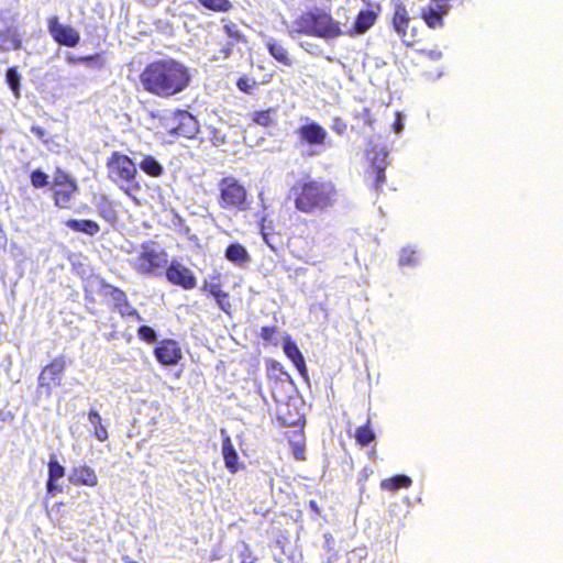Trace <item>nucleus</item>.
Returning <instances> with one entry per match:
<instances>
[{
	"label": "nucleus",
	"mask_w": 563,
	"mask_h": 563,
	"mask_svg": "<svg viewBox=\"0 0 563 563\" xmlns=\"http://www.w3.org/2000/svg\"><path fill=\"white\" fill-rule=\"evenodd\" d=\"M144 89L159 97H170L181 92L190 82L188 68L175 59L151 63L141 74Z\"/></svg>",
	"instance_id": "obj_1"
},
{
	"label": "nucleus",
	"mask_w": 563,
	"mask_h": 563,
	"mask_svg": "<svg viewBox=\"0 0 563 563\" xmlns=\"http://www.w3.org/2000/svg\"><path fill=\"white\" fill-rule=\"evenodd\" d=\"M296 208L306 213L331 207L336 200V190L331 183L309 181L292 189Z\"/></svg>",
	"instance_id": "obj_2"
},
{
	"label": "nucleus",
	"mask_w": 563,
	"mask_h": 563,
	"mask_svg": "<svg viewBox=\"0 0 563 563\" xmlns=\"http://www.w3.org/2000/svg\"><path fill=\"white\" fill-rule=\"evenodd\" d=\"M219 205L225 210H245L246 189L234 177H225L219 181Z\"/></svg>",
	"instance_id": "obj_3"
},
{
	"label": "nucleus",
	"mask_w": 563,
	"mask_h": 563,
	"mask_svg": "<svg viewBox=\"0 0 563 563\" xmlns=\"http://www.w3.org/2000/svg\"><path fill=\"white\" fill-rule=\"evenodd\" d=\"M167 262L166 252L155 243L143 244L139 255L131 260L133 267L142 274H155L157 269L164 268Z\"/></svg>",
	"instance_id": "obj_4"
},
{
	"label": "nucleus",
	"mask_w": 563,
	"mask_h": 563,
	"mask_svg": "<svg viewBox=\"0 0 563 563\" xmlns=\"http://www.w3.org/2000/svg\"><path fill=\"white\" fill-rule=\"evenodd\" d=\"M107 169L109 178L115 184L131 183L137 174L136 164L119 152H113L108 158Z\"/></svg>",
	"instance_id": "obj_5"
},
{
	"label": "nucleus",
	"mask_w": 563,
	"mask_h": 563,
	"mask_svg": "<svg viewBox=\"0 0 563 563\" xmlns=\"http://www.w3.org/2000/svg\"><path fill=\"white\" fill-rule=\"evenodd\" d=\"M299 140L309 145V155H318L320 147L324 145L328 132L317 122H309L297 130Z\"/></svg>",
	"instance_id": "obj_6"
},
{
	"label": "nucleus",
	"mask_w": 563,
	"mask_h": 563,
	"mask_svg": "<svg viewBox=\"0 0 563 563\" xmlns=\"http://www.w3.org/2000/svg\"><path fill=\"white\" fill-rule=\"evenodd\" d=\"M342 35H345V31L341 27V23L339 21H335L331 14L327 12H316L314 37L330 42Z\"/></svg>",
	"instance_id": "obj_7"
},
{
	"label": "nucleus",
	"mask_w": 563,
	"mask_h": 563,
	"mask_svg": "<svg viewBox=\"0 0 563 563\" xmlns=\"http://www.w3.org/2000/svg\"><path fill=\"white\" fill-rule=\"evenodd\" d=\"M167 126L172 134L186 139H192L199 131L198 121L188 111L175 112Z\"/></svg>",
	"instance_id": "obj_8"
},
{
	"label": "nucleus",
	"mask_w": 563,
	"mask_h": 563,
	"mask_svg": "<svg viewBox=\"0 0 563 563\" xmlns=\"http://www.w3.org/2000/svg\"><path fill=\"white\" fill-rule=\"evenodd\" d=\"M65 366L66 362L64 357L54 358L42 369L38 376V386L45 388L47 394H51L52 385H60Z\"/></svg>",
	"instance_id": "obj_9"
},
{
	"label": "nucleus",
	"mask_w": 563,
	"mask_h": 563,
	"mask_svg": "<svg viewBox=\"0 0 563 563\" xmlns=\"http://www.w3.org/2000/svg\"><path fill=\"white\" fill-rule=\"evenodd\" d=\"M48 31L53 38L60 45L74 47L79 43V33L69 25L59 23L57 16L48 20Z\"/></svg>",
	"instance_id": "obj_10"
},
{
	"label": "nucleus",
	"mask_w": 563,
	"mask_h": 563,
	"mask_svg": "<svg viewBox=\"0 0 563 563\" xmlns=\"http://www.w3.org/2000/svg\"><path fill=\"white\" fill-rule=\"evenodd\" d=\"M166 277L170 283L179 285L185 289H191L196 286V277L192 272L177 262H172L168 266Z\"/></svg>",
	"instance_id": "obj_11"
},
{
	"label": "nucleus",
	"mask_w": 563,
	"mask_h": 563,
	"mask_svg": "<svg viewBox=\"0 0 563 563\" xmlns=\"http://www.w3.org/2000/svg\"><path fill=\"white\" fill-rule=\"evenodd\" d=\"M155 356L164 365H175L181 358V350L174 340H164L155 349Z\"/></svg>",
	"instance_id": "obj_12"
},
{
	"label": "nucleus",
	"mask_w": 563,
	"mask_h": 563,
	"mask_svg": "<svg viewBox=\"0 0 563 563\" xmlns=\"http://www.w3.org/2000/svg\"><path fill=\"white\" fill-rule=\"evenodd\" d=\"M394 29L397 34L402 38L404 43L411 44L415 40V29L409 27L410 20L407 15V11L405 7L398 5L396 8L394 19H393Z\"/></svg>",
	"instance_id": "obj_13"
},
{
	"label": "nucleus",
	"mask_w": 563,
	"mask_h": 563,
	"mask_svg": "<svg viewBox=\"0 0 563 563\" xmlns=\"http://www.w3.org/2000/svg\"><path fill=\"white\" fill-rule=\"evenodd\" d=\"M314 16L316 12H308L298 16L291 25L288 26L289 36L292 38H296L299 34L314 36Z\"/></svg>",
	"instance_id": "obj_14"
},
{
	"label": "nucleus",
	"mask_w": 563,
	"mask_h": 563,
	"mask_svg": "<svg viewBox=\"0 0 563 563\" xmlns=\"http://www.w3.org/2000/svg\"><path fill=\"white\" fill-rule=\"evenodd\" d=\"M432 2L423 9L422 18L430 27L434 29L441 26L442 16L446 14V0H432Z\"/></svg>",
	"instance_id": "obj_15"
},
{
	"label": "nucleus",
	"mask_w": 563,
	"mask_h": 563,
	"mask_svg": "<svg viewBox=\"0 0 563 563\" xmlns=\"http://www.w3.org/2000/svg\"><path fill=\"white\" fill-rule=\"evenodd\" d=\"M222 435V455L224 460L225 467L232 473H236L239 470L238 461L239 456L236 453V450L234 449L231 438L227 433L224 429H221L220 431Z\"/></svg>",
	"instance_id": "obj_16"
},
{
	"label": "nucleus",
	"mask_w": 563,
	"mask_h": 563,
	"mask_svg": "<svg viewBox=\"0 0 563 563\" xmlns=\"http://www.w3.org/2000/svg\"><path fill=\"white\" fill-rule=\"evenodd\" d=\"M69 481L75 485H86L93 487L98 484V477L95 471L87 465H79L73 468Z\"/></svg>",
	"instance_id": "obj_17"
},
{
	"label": "nucleus",
	"mask_w": 563,
	"mask_h": 563,
	"mask_svg": "<svg viewBox=\"0 0 563 563\" xmlns=\"http://www.w3.org/2000/svg\"><path fill=\"white\" fill-rule=\"evenodd\" d=\"M386 158L387 151L385 147H382L376 152L374 157L369 155V159L372 161V173L376 178V187H379L385 183V168L388 164Z\"/></svg>",
	"instance_id": "obj_18"
},
{
	"label": "nucleus",
	"mask_w": 563,
	"mask_h": 563,
	"mask_svg": "<svg viewBox=\"0 0 563 563\" xmlns=\"http://www.w3.org/2000/svg\"><path fill=\"white\" fill-rule=\"evenodd\" d=\"M375 21L376 14L373 11H361L356 16L354 26L345 31V35L353 36L356 34H363L375 23Z\"/></svg>",
	"instance_id": "obj_19"
},
{
	"label": "nucleus",
	"mask_w": 563,
	"mask_h": 563,
	"mask_svg": "<svg viewBox=\"0 0 563 563\" xmlns=\"http://www.w3.org/2000/svg\"><path fill=\"white\" fill-rule=\"evenodd\" d=\"M283 349L285 354L288 356V358L291 360L296 368L299 371V373L302 376H306L307 374V367L305 363V358L298 349L297 344L291 341L290 339H287L284 341Z\"/></svg>",
	"instance_id": "obj_20"
},
{
	"label": "nucleus",
	"mask_w": 563,
	"mask_h": 563,
	"mask_svg": "<svg viewBox=\"0 0 563 563\" xmlns=\"http://www.w3.org/2000/svg\"><path fill=\"white\" fill-rule=\"evenodd\" d=\"M225 258L235 265L242 266L250 261V255L243 245L233 243L227 247Z\"/></svg>",
	"instance_id": "obj_21"
},
{
	"label": "nucleus",
	"mask_w": 563,
	"mask_h": 563,
	"mask_svg": "<svg viewBox=\"0 0 563 563\" xmlns=\"http://www.w3.org/2000/svg\"><path fill=\"white\" fill-rule=\"evenodd\" d=\"M139 167L151 177H159L164 173L163 165L151 155H142Z\"/></svg>",
	"instance_id": "obj_22"
},
{
	"label": "nucleus",
	"mask_w": 563,
	"mask_h": 563,
	"mask_svg": "<svg viewBox=\"0 0 563 563\" xmlns=\"http://www.w3.org/2000/svg\"><path fill=\"white\" fill-rule=\"evenodd\" d=\"M66 225L76 232H82L88 235H96L100 228L97 222L92 220H78V219H69L66 221Z\"/></svg>",
	"instance_id": "obj_23"
},
{
	"label": "nucleus",
	"mask_w": 563,
	"mask_h": 563,
	"mask_svg": "<svg viewBox=\"0 0 563 563\" xmlns=\"http://www.w3.org/2000/svg\"><path fill=\"white\" fill-rule=\"evenodd\" d=\"M77 191L75 183H68L65 187L56 188L55 190V205L60 208H67L73 195Z\"/></svg>",
	"instance_id": "obj_24"
},
{
	"label": "nucleus",
	"mask_w": 563,
	"mask_h": 563,
	"mask_svg": "<svg viewBox=\"0 0 563 563\" xmlns=\"http://www.w3.org/2000/svg\"><path fill=\"white\" fill-rule=\"evenodd\" d=\"M266 46L271 53V55L279 63L290 66L291 58L289 57L288 51L279 43L274 41L273 38H268L266 41Z\"/></svg>",
	"instance_id": "obj_25"
},
{
	"label": "nucleus",
	"mask_w": 563,
	"mask_h": 563,
	"mask_svg": "<svg viewBox=\"0 0 563 563\" xmlns=\"http://www.w3.org/2000/svg\"><path fill=\"white\" fill-rule=\"evenodd\" d=\"M21 46V40L19 35L11 30H7L0 33V52H10L19 49Z\"/></svg>",
	"instance_id": "obj_26"
},
{
	"label": "nucleus",
	"mask_w": 563,
	"mask_h": 563,
	"mask_svg": "<svg viewBox=\"0 0 563 563\" xmlns=\"http://www.w3.org/2000/svg\"><path fill=\"white\" fill-rule=\"evenodd\" d=\"M252 120L261 126H273L277 123V110L269 108L267 110L254 112L252 114Z\"/></svg>",
	"instance_id": "obj_27"
},
{
	"label": "nucleus",
	"mask_w": 563,
	"mask_h": 563,
	"mask_svg": "<svg viewBox=\"0 0 563 563\" xmlns=\"http://www.w3.org/2000/svg\"><path fill=\"white\" fill-rule=\"evenodd\" d=\"M411 478L407 475H396L382 481L380 488L384 490H397L399 488H408L411 486Z\"/></svg>",
	"instance_id": "obj_28"
},
{
	"label": "nucleus",
	"mask_w": 563,
	"mask_h": 563,
	"mask_svg": "<svg viewBox=\"0 0 563 563\" xmlns=\"http://www.w3.org/2000/svg\"><path fill=\"white\" fill-rule=\"evenodd\" d=\"M88 421L95 429V435L99 441H106L108 439V431L102 426V419L96 410H90L88 413Z\"/></svg>",
	"instance_id": "obj_29"
},
{
	"label": "nucleus",
	"mask_w": 563,
	"mask_h": 563,
	"mask_svg": "<svg viewBox=\"0 0 563 563\" xmlns=\"http://www.w3.org/2000/svg\"><path fill=\"white\" fill-rule=\"evenodd\" d=\"M205 289L214 297L219 307L227 311L228 307H230L228 295L221 290L220 286L217 284H209L205 286Z\"/></svg>",
	"instance_id": "obj_30"
},
{
	"label": "nucleus",
	"mask_w": 563,
	"mask_h": 563,
	"mask_svg": "<svg viewBox=\"0 0 563 563\" xmlns=\"http://www.w3.org/2000/svg\"><path fill=\"white\" fill-rule=\"evenodd\" d=\"M5 81H7V84L9 85L10 89L12 90V92H13L14 97H15V98H19V97H20V81H21V76H20V74L18 73L16 67H10V68L7 70Z\"/></svg>",
	"instance_id": "obj_31"
},
{
	"label": "nucleus",
	"mask_w": 563,
	"mask_h": 563,
	"mask_svg": "<svg viewBox=\"0 0 563 563\" xmlns=\"http://www.w3.org/2000/svg\"><path fill=\"white\" fill-rule=\"evenodd\" d=\"M199 3L209 10L219 12H227L232 7L229 0H199Z\"/></svg>",
	"instance_id": "obj_32"
},
{
	"label": "nucleus",
	"mask_w": 563,
	"mask_h": 563,
	"mask_svg": "<svg viewBox=\"0 0 563 563\" xmlns=\"http://www.w3.org/2000/svg\"><path fill=\"white\" fill-rule=\"evenodd\" d=\"M418 263L417 251L411 247H404L400 252L399 264L401 266H413Z\"/></svg>",
	"instance_id": "obj_33"
},
{
	"label": "nucleus",
	"mask_w": 563,
	"mask_h": 563,
	"mask_svg": "<svg viewBox=\"0 0 563 563\" xmlns=\"http://www.w3.org/2000/svg\"><path fill=\"white\" fill-rule=\"evenodd\" d=\"M223 31L230 38L229 42H233L235 44V43L245 41L244 36L241 34L240 30L238 29V25L233 22H227L223 25Z\"/></svg>",
	"instance_id": "obj_34"
},
{
	"label": "nucleus",
	"mask_w": 563,
	"mask_h": 563,
	"mask_svg": "<svg viewBox=\"0 0 563 563\" xmlns=\"http://www.w3.org/2000/svg\"><path fill=\"white\" fill-rule=\"evenodd\" d=\"M355 437L357 442L362 445L369 444L375 438L374 432L369 429L368 426L357 428Z\"/></svg>",
	"instance_id": "obj_35"
},
{
	"label": "nucleus",
	"mask_w": 563,
	"mask_h": 563,
	"mask_svg": "<svg viewBox=\"0 0 563 563\" xmlns=\"http://www.w3.org/2000/svg\"><path fill=\"white\" fill-rule=\"evenodd\" d=\"M65 475V468L56 460H51L48 463V479L56 482Z\"/></svg>",
	"instance_id": "obj_36"
},
{
	"label": "nucleus",
	"mask_w": 563,
	"mask_h": 563,
	"mask_svg": "<svg viewBox=\"0 0 563 563\" xmlns=\"http://www.w3.org/2000/svg\"><path fill=\"white\" fill-rule=\"evenodd\" d=\"M47 179L48 176L41 170H34L31 174V183L35 188L45 187L48 184Z\"/></svg>",
	"instance_id": "obj_37"
},
{
	"label": "nucleus",
	"mask_w": 563,
	"mask_h": 563,
	"mask_svg": "<svg viewBox=\"0 0 563 563\" xmlns=\"http://www.w3.org/2000/svg\"><path fill=\"white\" fill-rule=\"evenodd\" d=\"M238 88L245 93H253L255 87V80L249 77H241L236 81Z\"/></svg>",
	"instance_id": "obj_38"
},
{
	"label": "nucleus",
	"mask_w": 563,
	"mask_h": 563,
	"mask_svg": "<svg viewBox=\"0 0 563 563\" xmlns=\"http://www.w3.org/2000/svg\"><path fill=\"white\" fill-rule=\"evenodd\" d=\"M137 334L142 340H144L148 343H153L156 341V332L151 327H147V325L140 327L137 330Z\"/></svg>",
	"instance_id": "obj_39"
},
{
	"label": "nucleus",
	"mask_w": 563,
	"mask_h": 563,
	"mask_svg": "<svg viewBox=\"0 0 563 563\" xmlns=\"http://www.w3.org/2000/svg\"><path fill=\"white\" fill-rule=\"evenodd\" d=\"M103 203L98 206L99 213L107 220L112 221L114 219V210L110 203L102 198Z\"/></svg>",
	"instance_id": "obj_40"
},
{
	"label": "nucleus",
	"mask_w": 563,
	"mask_h": 563,
	"mask_svg": "<svg viewBox=\"0 0 563 563\" xmlns=\"http://www.w3.org/2000/svg\"><path fill=\"white\" fill-rule=\"evenodd\" d=\"M119 310L122 316H132L135 317L137 321H143V318L128 301L120 305Z\"/></svg>",
	"instance_id": "obj_41"
},
{
	"label": "nucleus",
	"mask_w": 563,
	"mask_h": 563,
	"mask_svg": "<svg viewBox=\"0 0 563 563\" xmlns=\"http://www.w3.org/2000/svg\"><path fill=\"white\" fill-rule=\"evenodd\" d=\"M233 45H234L233 42H228L225 45H223L220 48L219 54L213 56V59L214 60H221V59H227L228 57H230L231 54H232V46Z\"/></svg>",
	"instance_id": "obj_42"
},
{
	"label": "nucleus",
	"mask_w": 563,
	"mask_h": 563,
	"mask_svg": "<svg viewBox=\"0 0 563 563\" xmlns=\"http://www.w3.org/2000/svg\"><path fill=\"white\" fill-rule=\"evenodd\" d=\"M68 183H75V181L71 180L66 173L58 170L54 177L55 186L57 188H60V187H65L66 184H68Z\"/></svg>",
	"instance_id": "obj_43"
},
{
	"label": "nucleus",
	"mask_w": 563,
	"mask_h": 563,
	"mask_svg": "<svg viewBox=\"0 0 563 563\" xmlns=\"http://www.w3.org/2000/svg\"><path fill=\"white\" fill-rule=\"evenodd\" d=\"M112 297L114 301L117 302V306L120 307L123 302L128 301L126 296L122 290L114 289Z\"/></svg>",
	"instance_id": "obj_44"
},
{
	"label": "nucleus",
	"mask_w": 563,
	"mask_h": 563,
	"mask_svg": "<svg viewBox=\"0 0 563 563\" xmlns=\"http://www.w3.org/2000/svg\"><path fill=\"white\" fill-rule=\"evenodd\" d=\"M47 492L49 494H56V493H60L62 492V488L60 486H58L57 484H55V482H51V479H48L47 482Z\"/></svg>",
	"instance_id": "obj_45"
},
{
	"label": "nucleus",
	"mask_w": 563,
	"mask_h": 563,
	"mask_svg": "<svg viewBox=\"0 0 563 563\" xmlns=\"http://www.w3.org/2000/svg\"><path fill=\"white\" fill-rule=\"evenodd\" d=\"M394 130L396 133H400L404 130L402 117L399 112L397 113V119L394 123Z\"/></svg>",
	"instance_id": "obj_46"
},
{
	"label": "nucleus",
	"mask_w": 563,
	"mask_h": 563,
	"mask_svg": "<svg viewBox=\"0 0 563 563\" xmlns=\"http://www.w3.org/2000/svg\"><path fill=\"white\" fill-rule=\"evenodd\" d=\"M89 59H90V57H75V56H73L70 54L67 56V60L70 64H76V63H79V62H87Z\"/></svg>",
	"instance_id": "obj_47"
},
{
	"label": "nucleus",
	"mask_w": 563,
	"mask_h": 563,
	"mask_svg": "<svg viewBox=\"0 0 563 563\" xmlns=\"http://www.w3.org/2000/svg\"><path fill=\"white\" fill-rule=\"evenodd\" d=\"M31 131L40 139H42L45 135L44 129L37 125H33Z\"/></svg>",
	"instance_id": "obj_48"
},
{
	"label": "nucleus",
	"mask_w": 563,
	"mask_h": 563,
	"mask_svg": "<svg viewBox=\"0 0 563 563\" xmlns=\"http://www.w3.org/2000/svg\"><path fill=\"white\" fill-rule=\"evenodd\" d=\"M262 332H263V338L267 339L268 338L269 329L268 328H263Z\"/></svg>",
	"instance_id": "obj_49"
},
{
	"label": "nucleus",
	"mask_w": 563,
	"mask_h": 563,
	"mask_svg": "<svg viewBox=\"0 0 563 563\" xmlns=\"http://www.w3.org/2000/svg\"><path fill=\"white\" fill-rule=\"evenodd\" d=\"M310 507H311L314 511H317V512L319 511V509H318V507H317L316 501L311 500V501H310Z\"/></svg>",
	"instance_id": "obj_50"
},
{
	"label": "nucleus",
	"mask_w": 563,
	"mask_h": 563,
	"mask_svg": "<svg viewBox=\"0 0 563 563\" xmlns=\"http://www.w3.org/2000/svg\"><path fill=\"white\" fill-rule=\"evenodd\" d=\"M125 192H126L128 195H131V194H130V188H126V189H125Z\"/></svg>",
	"instance_id": "obj_51"
}]
</instances>
